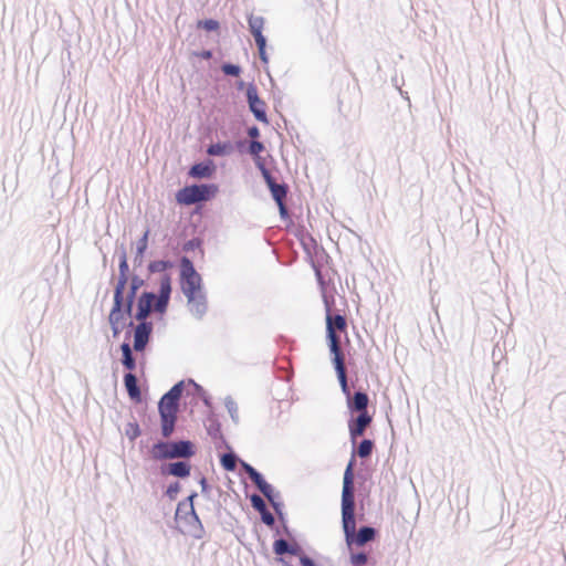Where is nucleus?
Returning a JSON list of instances; mask_svg holds the SVG:
<instances>
[{"instance_id":"c9c22d12","label":"nucleus","mask_w":566,"mask_h":566,"mask_svg":"<svg viewBox=\"0 0 566 566\" xmlns=\"http://www.w3.org/2000/svg\"><path fill=\"white\" fill-rule=\"evenodd\" d=\"M179 491V484L178 483H175L172 485H169V488L167 489V494L170 496V497H174V495L176 493H178Z\"/></svg>"},{"instance_id":"473e14b6","label":"nucleus","mask_w":566,"mask_h":566,"mask_svg":"<svg viewBox=\"0 0 566 566\" xmlns=\"http://www.w3.org/2000/svg\"><path fill=\"white\" fill-rule=\"evenodd\" d=\"M148 234H149V231H146L143 235V238L139 240L138 242V252L139 254H143V252L146 250L147 248V240H148Z\"/></svg>"},{"instance_id":"c85d7f7f","label":"nucleus","mask_w":566,"mask_h":566,"mask_svg":"<svg viewBox=\"0 0 566 566\" xmlns=\"http://www.w3.org/2000/svg\"><path fill=\"white\" fill-rule=\"evenodd\" d=\"M222 71L224 74L227 75H231V76H238L240 74V67L238 65H233V64H224L222 66Z\"/></svg>"},{"instance_id":"412c9836","label":"nucleus","mask_w":566,"mask_h":566,"mask_svg":"<svg viewBox=\"0 0 566 566\" xmlns=\"http://www.w3.org/2000/svg\"><path fill=\"white\" fill-rule=\"evenodd\" d=\"M232 150V146L230 143H217L210 145L207 149L208 155L210 156H224L230 154Z\"/></svg>"},{"instance_id":"4c0bfd02","label":"nucleus","mask_w":566,"mask_h":566,"mask_svg":"<svg viewBox=\"0 0 566 566\" xmlns=\"http://www.w3.org/2000/svg\"><path fill=\"white\" fill-rule=\"evenodd\" d=\"M301 548L297 545L290 546L287 553L291 555H300Z\"/></svg>"},{"instance_id":"0eeeda50","label":"nucleus","mask_w":566,"mask_h":566,"mask_svg":"<svg viewBox=\"0 0 566 566\" xmlns=\"http://www.w3.org/2000/svg\"><path fill=\"white\" fill-rule=\"evenodd\" d=\"M347 323L343 315H331L326 317L327 338L332 354L342 353L340 340L336 332H346Z\"/></svg>"},{"instance_id":"9d476101","label":"nucleus","mask_w":566,"mask_h":566,"mask_svg":"<svg viewBox=\"0 0 566 566\" xmlns=\"http://www.w3.org/2000/svg\"><path fill=\"white\" fill-rule=\"evenodd\" d=\"M248 102L251 112L259 122L266 123L265 103L259 98L255 87L250 86L247 91Z\"/></svg>"},{"instance_id":"ea45409f","label":"nucleus","mask_w":566,"mask_h":566,"mask_svg":"<svg viewBox=\"0 0 566 566\" xmlns=\"http://www.w3.org/2000/svg\"><path fill=\"white\" fill-rule=\"evenodd\" d=\"M211 52L210 51H203L202 53H200V56L203 57V59H210L211 57Z\"/></svg>"},{"instance_id":"a878e982","label":"nucleus","mask_w":566,"mask_h":566,"mask_svg":"<svg viewBox=\"0 0 566 566\" xmlns=\"http://www.w3.org/2000/svg\"><path fill=\"white\" fill-rule=\"evenodd\" d=\"M273 549L276 555H283L289 551V543L285 539H277L273 544Z\"/></svg>"},{"instance_id":"4be33fe9","label":"nucleus","mask_w":566,"mask_h":566,"mask_svg":"<svg viewBox=\"0 0 566 566\" xmlns=\"http://www.w3.org/2000/svg\"><path fill=\"white\" fill-rule=\"evenodd\" d=\"M251 481L258 486V489L266 496L271 497L272 486L258 473H253Z\"/></svg>"},{"instance_id":"f8f14e48","label":"nucleus","mask_w":566,"mask_h":566,"mask_svg":"<svg viewBox=\"0 0 566 566\" xmlns=\"http://www.w3.org/2000/svg\"><path fill=\"white\" fill-rule=\"evenodd\" d=\"M170 458H189L193 455L192 444L189 441L169 442Z\"/></svg>"},{"instance_id":"b1692460","label":"nucleus","mask_w":566,"mask_h":566,"mask_svg":"<svg viewBox=\"0 0 566 566\" xmlns=\"http://www.w3.org/2000/svg\"><path fill=\"white\" fill-rule=\"evenodd\" d=\"M373 448H374V443L371 440H368V439L363 440L358 446L357 454L360 458H367L371 454Z\"/></svg>"},{"instance_id":"f3484780","label":"nucleus","mask_w":566,"mask_h":566,"mask_svg":"<svg viewBox=\"0 0 566 566\" xmlns=\"http://www.w3.org/2000/svg\"><path fill=\"white\" fill-rule=\"evenodd\" d=\"M125 387L132 399L140 398V390L137 386V378L132 373H128L124 377Z\"/></svg>"},{"instance_id":"20e7f679","label":"nucleus","mask_w":566,"mask_h":566,"mask_svg":"<svg viewBox=\"0 0 566 566\" xmlns=\"http://www.w3.org/2000/svg\"><path fill=\"white\" fill-rule=\"evenodd\" d=\"M181 394L182 382L176 384L168 392L161 397L158 403V410L161 420V433L165 438L170 437L174 432Z\"/></svg>"},{"instance_id":"cd10ccee","label":"nucleus","mask_w":566,"mask_h":566,"mask_svg":"<svg viewBox=\"0 0 566 566\" xmlns=\"http://www.w3.org/2000/svg\"><path fill=\"white\" fill-rule=\"evenodd\" d=\"M126 434L130 440L136 439L140 434L139 426L136 422L128 423Z\"/></svg>"},{"instance_id":"a211bd4d","label":"nucleus","mask_w":566,"mask_h":566,"mask_svg":"<svg viewBox=\"0 0 566 566\" xmlns=\"http://www.w3.org/2000/svg\"><path fill=\"white\" fill-rule=\"evenodd\" d=\"M169 442H158L153 446L150 454L155 460L171 459Z\"/></svg>"},{"instance_id":"9b49d317","label":"nucleus","mask_w":566,"mask_h":566,"mask_svg":"<svg viewBox=\"0 0 566 566\" xmlns=\"http://www.w3.org/2000/svg\"><path fill=\"white\" fill-rule=\"evenodd\" d=\"M371 420L373 418L367 411L360 412L354 421L349 422L350 438L356 440V438L363 436Z\"/></svg>"},{"instance_id":"6ab92c4d","label":"nucleus","mask_w":566,"mask_h":566,"mask_svg":"<svg viewBox=\"0 0 566 566\" xmlns=\"http://www.w3.org/2000/svg\"><path fill=\"white\" fill-rule=\"evenodd\" d=\"M168 472L171 475L185 478L190 473V464L187 462H174L169 464Z\"/></svg>"},{"instance_id":"423d86ee","label":"nucleus","mask_w":566,"mask_h":566,"mask_svg":"<svg viewBox=\"0 0 566 566\" xmlns=\"http://www.w3.org/2000/svg\"><path fill=\"white\" fill-rule=\"evenodd\" d=\"M218 192L217 185H192L186 186L177 191L176 201L179 205L190 206L200 201H208Z\"/></svg>"},{"instance_id":"5701e85b","label":"nucleus","mask_w":566,"mask_h":566,"mask_svg":"<svg viewBox=\"0 0 566 566\" xmlns=\"http://www.w3.org/2000/svg\"><path fill=\"white\" fill-rule=\"evenodd\" d=\"M122 353H123V365L129 369L133 370L135 368V360L132 355V349L127 343H124L122 346Z\"/></svg>"},{"instance_id":"58836bf2","label":"nucleus","mask_w":566,"mask_h":566,"mask_svg":"<svg viewBox=\"0 0 566 566\" xmlns=\"http://www.w3.org/2000/svg\"><path fill=\"white\" fill-rule=\"evenodd\" d=\"M244 469L250 479L253 476V473H258V471L249 464H244Z\"/></svg>"},{"instance_id":"393cba45","label":"nucleus","mask_w":566,"mask_h":566,"mask_svg":"<svg viewBox=\"0 0 566 566\" xmlns=\"http://www.w3.org/2000/svg\"><path fill=\"white\" fill-rule=\"evenodd\" d=\"M222 467L228 471H233L235 469V458L231 453L223 454L221 458Z\"/></svg>"},{"instance_id":"2f4dec72","label":"nucleus","mask_w":566,"mask_h":566,"mask_svg":"<svg viewBox=\"0 0 566 566\" xmlns=\"http://www.w3.org/2000/svg\"><path fill=\"white\" fill-rule=\"evenodd\" d=\"M251 502H252L253 506L255 509H258L259 511H264L265 510V503H264V501L259 495H253L251 497Z\"/></svg>"},{"instance_id":"f03ea898","label":"nucleus","mask_w":566,"mask_h":566,"mask_svg":"<svg viewBox=\"0 0 566 566\" xmlns=\"http://www.w3.org/2000/svg\"><path fill=\"white\" fill-rule=\"evenodd\" d=\"M180 285L190 311L197 316L203 315L207 310V301L201 286V276L186 256L180 261Z\"/></svg>"},{"instance_id":"1a4fd4ad","label":"nucleus","mask_w":566,"mask_h":566,"mask_svg":"<svg viewBox=\"0 0 566 566\" xmlns=\"http://www.w3.org/2000/svg\"><path fill=\"white\" fill-rule=\"evenodd\" d=\"M249 28L254 36L255 43L259 49V54L262 61L266 62L265 56V38L262 34V30L264 27V19L262 17H253L249 18Z\"/></svg>"},{"instance_id":"aec40b11","label":"nucleus","mask_w":566,"mask_h":566,"mask_svg":"<svg viewBox=\"0 0 566 566\" xmlns=\"http://www.w3.org/2000/svg\"><path fill=\"white\" fill-rule=\"evenodd\" d=\"M375 536V530L371 527H361L358 533H355V536L353 538V542H355L357 545H364L367 542L371 541Z\"/></svg>"},{"instance_id":"bb28decb","label":"nucleus","mask_w":566,"mask_h":566,"mask_svg":"<svg viewBox=\"0 0 566 566\" xmlns=\"http://www.w3.org/2000/svg\"><path fill=\"white\" fill-rule=\"evenodd\" d=\"M198 28H202L206 31H217L219 29V22L212 19L199 21Z\"/></svg>"},{"instance_id":"4468645a","label":"nucleus","mask_w":566,"mask_h":566,"mask_svg":"<svg viewBox=\"0 0 566 566\" xmlns=\"http://www.w3.org/2000/svg\"><path fill=\"white\" fill-rule=\"evenodd\" d=\"M333 356H334L333 361H334L335 369L337 371V376H338L339 382L342 385V388L345 392L348 394L344 355H343V353H335V354H333Z\"/></svg>"},{"instance_id":"a19ab883","label":"nucleus","mask_w":566,"mask_h":566,"mask_svg":"<svg viewBox=\"0 0 566 566\" xmlns=\"http://www.w3.org/2000/svg\"><path fill=\"white\" fill-rule=\"evenodd\" d=\"M249 134H250V136H256L258 135V128L254 127V128L250 129Z\"/></svg>"},{"instance_id":"2eb2a0df","label":"nucleus","mask_w":566,"mask_h":566,"mask_svg":"<svg viewBox=\"0 0 566 566\" xmlns=\"http://www.w3.org/2000/svg\"><path fill=\"white\" fill-rule=\"evenodd\" d=\"M369 398L365 392H355L353 398L348 401V407L353 411L364 412L367 411Z\"/></svg>"},{"instance_id":"7ed1b4c3","label":"nucleus","mask_w":566,"mask_h":566,"mask_svg":"<svg viewBox=\"0 0 566 566\" xmlns=\"http://www.w3.org/2000/svg\"><path fill=\"white\" fill-rule=\"evenodd\" d=\"M342 518L346 541L352 543L356 533L353 461L349 462L344 473Z\"/></svg>"},{"instance_id":"e433bc0d","label":"nucleus","mask_w":566,"mask_h":566,"mask_svg":"<svg viewBox=\"0 0 566 566\" xmlns=\"http://www.w3.org/2000/svg\"><path fill=\"white\" fill-rule=\"evenodd\" d=\"M196 496V494H192L188 497V500L190 501V511H191V517L195 522H197L199 524V518L198 516L196 515L195 513V509H193V505H192V500L193 497Z\"/></svg>"},{"instance_id":"39448f33","label":"nucleus","mask_w":566,"mask_h":566,"mask_svg":"<svg viewBox=\"0 0 566 566\" xmlns=\"http://www.w3.org/2000/svg\"><path fill=\"white\" fill-rule=\"evenodd\" d=\"M139 282L134 279L130 286V292L127 296V302L124 304V295L114 293V305L111 310L108 322L111 324L114 337L118 336L127 325V318L132 312L133 300Z\"/></svg>"},{"instance_id":"72a5a7b5","label":"nucleus","mask_w":566,"mask_h":566,"mask_svg":"<svg viewBox=\"0 0 566 566\" xmlns=\"http://www.w3.org/2000/svg\"><path fill=\"white\" fill-rule=\"evenodd\" d=\"M262 520L263 522L266 524V525H273L274 523V517L271 513L269 512H263L262 513Z\"/></svg>"},{"instance_id":"7c9ffc66","label":"nucleus","mask_w":566,"mask_h":566,"mask_svg":"<svg viewBox=\"0 0 566 566\" xmlns=\"http://www.w3.org/2000/svg\"><path fill=\"white\" fill-rule=\"evenodd\" d=\"M352 563L355 566H360L367 563V555L364 553L355 554L352 556Z\"/></svg>"},{"instance_id":"f704fd0d","label":"nucleus","mask_w":566,"mask_h":566,"mask_svg":"<svg viewBox=\"0 0 566 566\" xmlns=\"http://www.w3.org/2000/svg\"><path fill=\"white\" fill-rule=\"evenodd\" d=\"M300 563L302 566H315V563L307 556L302 555L300 557Z\"/></svg>"},{"instance_id":"6e6552de","label":"nucleus","mask_w":566,"mask_h":566,"mask_svg":"<svg viewBox=\"0 0 566 566\" xmlns=\"http://www.w3.org/2000/svg\"><path fill=\"white\" fill-rule=\"evenodd\" d=\"M260 167L262 169L263 177L271 190L272 197L280 208L281 213H285L286 208L284 205V199L286 197V187L284 185L276 184L272 178L271 174L269 172V170L265 169L263 165H260Z\"/></svg>"},{"instance_id":"f257e3e1","label":"nucleus","mask_w":566,"mask_h":566,"mask_svg":"<svg viewBox=\"0 0 566 566\" xmlns=\"http://www.w3.org/2000/svg\"><path fill=\"white\" fill-rule=\"evenodd\" d=\"M171 292V282L169 276H164L160 281L159 295L154 293L145 292L138 300L137 312L135 318L142 323L137 325L134 335V348L135 350H143L148 343L149 334L151 331L150 324L145 323L151 310L164 313L168 305L169 296Z\"/></svg>"},{"instance_id":"ddd939ff","label":"nucleus","mask_w":566,"mask_h":566,"mask_svg":"<svg viewBox=\"0 0 566 566\" xmlns=\"http://www.w3.org/2000/svg\"><path fill=\"white\" fill-rule=\"evenodd\" d=\"M216 167L212 161L193 165L189 170L192 178H209L213 175Z\"/></svg>"},{"instance_id":"dca6fc26","label":"nucleus","mask_w":566,"mask_h":566,"mask_svg":"<svg viewBox=\"0 0 566 566\" xmlns=\"http://www.w3.org/2000/svg\"><path fill=\"white\" fill-rule=\"evenodd\" d=\"M128 263L125 256H123L120 263H119V276L118 281L115 287V292L118 294H124L125 286L128 281Z\"/></svg>"},{"instance_id":"c756f323","label":"nucleus","mask_w":566,"mask_h":566,"mask_svg":"<svg viewBox=\"0 0 566 566\" xmlns=\"http://www.w3.org/2000/svg\"><path fill=\"white\" fill-rule=\"evenodd\" d=\"M263 149H264L263 144L260 142H256V140H253L249 147L250 154L253 156H259V154L262 153Z\"/></svg>"}]
</instances>
